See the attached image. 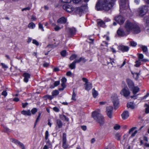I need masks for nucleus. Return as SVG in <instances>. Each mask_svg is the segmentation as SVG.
Returning <instances> with one entry per match:
<instances>
[{
    "label": "nucleus",
    "instance_id": "a18cd8bd",
    "mask_svg": "<svg viewBox=\"0 0 149 149\" xmlns=\"http://www.w3.org/2000/svg\"><path fill=\"white\" fill-rule=\"evenodd\" d=\"M49 136V132L48 131H46L45 133V139L47 140L48 139Z\"/></svg>",
    "mask_w": 149,
    "mask_h": 149
},
{
    "label": "nucleus",
    "instance_id": "393cba45",
    "mask_svg": "<svg viewBox=\"0 0 149 149\" xmlns=\"http://www.w3.org/2000/svg\"><path fill=\"white\" fill-rule=\"evenodd\" d=\"M21 113L24 115L30 116L31 115V112L29 110L22 111L21 112Z\"/></svg>",
    "mask_w": 149,
    "mask_h": 149
},
{
    "label": "nucleus",
    "instance_id": "bf43d9fd",
    "mask_svg": "<svg viewBox=\"0 0 149 149\" xmlns=\"http://www.w3.org/2000/svg\"><path fill=\"white\" fill-rule=\"evenodd\" d=\"M31 19L32 21H35L36 20V18L35 16L33 15H32L31 17Z\"/></svg>",
    "mask_w": 149,
    "mask_h": 149
},
{
    "label": "nucleus",
    "instance_id": "5701e85b",
    "mask_svg": "<svg viewBox=\"0 0 149 149\" xmlns=\"http://www.w3.org/2000/svg\"><path fill=\"white\" fill-rule=\"evenodd\" d=\"M138 55L139 58V59L141 60L142 62H146L148 61V60L146 59H143V55L141 54H139Z\"/></svg>",
    "mask_w": 149,
    "mask_h": 149
},
{
    "label": "nucleus",
    "instance_id": "49530a36",
    "mask_svg": "<svg viewBox=\"0 0 149 149\" xmlns=\"http://www.w3.org/2000/svg\"><path fill=\"white\" fill-rule=\"evenodd\" d=\"M61 1L64 3H70L71 1V0H61Z\"/></svg>",
    "mask_w": 149,
    "mask_h": 149
},
{
    "label": "nucleus",
    "instance_id": "f03ea898",
    "mask_svg": "<svg viewBox=\"0 0 149 149\" xmlns=\"http://www.w3.org/2000/svg\"><path fill=\"white\" fill-rule=\"evenodd\" d=\"M100 112V110H96L92 113V116L97 122L100 124H103L104 123V120Z\"/></svg>",
    "mask_w": 149,
    "mask_h": 149
},
{
    "label": "nucleus",
    "instance_id": "c03bdc74",
    "mask_svg": "<svg viewBox=\"0 0 149 149\" xmlns=\"http://www.w3.org/2000/svg\"><path fill=\"white\" fill-rule=\"evenodd\" d=\"M135 105L133 102H131V109H134L135 108Z\"/></svg>",
    "mask_w": 149,
    "mask_h": 149
},
{
    "label": "nucleus",
    "instance_id": "8fccbe9b",
    "mask_svg": "<svg viewBox=\"0 0 149 149\" xmlns=\"http://www.w3.org/2000/svg\"><path fill=\"white\" fill-rule=\"evenodd\" d=\"M60 84V81H56L54 82V85L55 86H58V85H59Z\"/></svg>",
    "mask_w": 149,
    "mask_h": 149
},
{
    "label": "nucleus",
    "instance_id": "1a4fd4ad",
    "mask_svg": "<svg viewBox=\"0 0 149 149\" xmlns=\"http://www.w3.org/2000/svg\"><path fill=\"white\" fill-rule=\"evenodd\" d=\"M124 29L127 34H129L130 32V19L126 21L124 25Z\"/></svg>",
    "mask_w": 149,
    "mask_h": 149
},
{
    "label": "nucleus",
    "instance_id": "de8ad7c7",
    "mask_svg": "<svg viewBox=\"0 0 149 149\" xmlns=\"http://www.w3.org/2000/svg\"><path fill=\"white\" fill-rule=\"evenodd\" d=\"M61 54L62 56H64L66 55V51L65 50H63L61 52Z\"/></svg>",
    "mask_w": 149,
    "mask_h": 149
},
{
    "label": "nucleus",
    "instance_id": "412c9836",
    "mask_svg": "<svg viewBox=\"0 0 149 149\" xmlns=\"http://www.w3.org/2000/svg\"><path fill=\"white\" fill-rule=\"evenodd\" d=\"M66 22V19L64 17H62L57 20V22L59 24H65Z\"/></svg>",
    "mask_w": 149,
    "mask_h": 149
},
{
    "label": "nucleus",
    "instance_id": "4be33fe9",
    "mask_svg": "<svg viewBox=\"0 0 149 149\" xmlns=\"http://www.w3.org/2000/svg\"><path fill=\"white\" fill-rule=\"evenodd\" d=\"M131 72L133 77L134 79L135 80H137L138 79L139 75L140 74V73H137L136 72Z\"/></svg>",
    "mask_w": 149,
    "mask_h": 149
},
{
    "label": "nucleus",
    "instance_id": "e433bc0d",
    "mask_svg": "<svg viewBox=\"0 0 149 149\" xmlns=\"http://www.w3.org/2000/svg\"><path fill=\"white\" fill-rule=\"evenodd\" d=\"M121 136V135L120 134L118 133H117L116 134V138L118 140H120V137Z\"/></svg>",
    "mask_w": 149,
    "mask_h": 149
},
{
    "label": "nucleus",
    "instance_id": "4c0bfd02",
    "mask_svg": "<svg viewBox=\"0 0 149 149\" xmlns=\"http://www.w3.org/2000/svg\"><path fill=\"white\" fill-rule=\"evenodd\" d=\"M77 57V56L75 54L72 55L70 57V60H72L76 58Z\"/></svg>",
    "mask_w": 149,
    "mask_h": 149
},
{
    "label": "nucleus",
    "instance_id": "39448f33",
    "mask_svg": "<svg viewBox=\"0 0 149 149\" xmlns=\"http://www.w3.org/2000/svg\"><path fill=\"white\" fill-rule=\"evenodd\" d=\"M141 29L137 24L134 22H131V31L135 34L141 32Z\"/></svg>",
    "mask_w": 149,
    "mask_h": 149
},
{
    "label": "nucleus",
    "instance_id": "9b49d317",
    "mask_svg": "<svg viewBox=\"0 0 149 149\" xmlns=\"http://www.w3.org/2000/svg\"><path fill=\"white\" fill-rule=\"evenodd\" d=\"M115 109H117L119 107V102L117 96L111 97Z\"/></svg>",
    "mask_w": 149,
    "mask_h": 149
},
{
    "label": "nucleus",
    "instance_id": "20e7f679",
    "mask_svg": "<svg viewBox=\"0 0 149 149\" xmlns=\"http://www.w3.org/2000/svg\"><path fill=\"white\" fill-rule=\"evenodd\" d=\"M131 88L133 95H131V98L136 99H137L138 96V95H136V94L139 91V88L137 86H135L134 83L132 81H131Z\"/></svg>",
    "mask_w": 149,
    "mask_h": 149
},
{
    "label": "nucleus",
    "instance_id": "ea45409f",
    "mask_svg": "<svg viewBox=\"0 0 149 149\" xmlns=\"http://www.w3.org/2000/svg\"><path fill=\"white\" fill-rule=\"evenodd\" d=\"M37 109L36 108H34L33 109L31 110V112L32 114H35L37 112Z\"/></svg>",
    "mask_w": 149,
    "mask_h": 149
},
{
    "label": "nucleus",
    "instance_id": "7c9ffc66",
    "mask_svg": "<svg viewBox=\"0 0 149 149\" xmlns=\"http://www.w3.org/2000/svg\"><path fill=\"white\" fill-rule=\"evenodd\" d=\"M140 47L142 49L143 51L144 52H146L147 50L148 49L147 47L142 45H140Z\"/></svg>",
    "mask_w": 149,
    "mask_h": 149
},
{
    "label": "nucleus",
    "instance_id": "58836bf2",
    "mask_svg": "<svg viewBox=\"0 0 149 149\" xmlns=\"http://www.w3.org/2000/svg\"><path fill=\"white\" fill-rule=\"evenodd\" d=\"M38 26L39 29H41L42 31H44L43 26L40 23H39Z\"/></svg>",
    "mask_w": 149,
    "mask_h": 149
},
{
    "label": "nucleus",
    "instance_id": "4468645a",
    "mask_svg": "<svg viewBox=\"0 0 149 149\" xmlns=\"http://www.w3.org/2000/svg\"><path fill=\"white\" fill-rule=\"evenodd\" d=\"M117 33L118 35L121 36H126L128 34H127V33L125 31L124 32L123 30L120 28H119L117 30Z\"/></svg>",
    "mask_w": 149,
    "mask_h": 149
},
{
    "label": "nucleus",
    "instance_id": "052dcab7",
    "mask_svg": "<svg viewBox=\"0 0 149 149\" xmlns=\"http://www.w3.org/2000/svg\"><path fill=\"white\" fill-rule=\"evenodd\" d=\"M1 65H2L3 67L4 68H8V66L3 63H1Z\"/></svg>",
    "mask_w": 149,
    "mask_h": 149
},
{
    "label": "nucleus",
    "instance_id": "f257e3e1",
    "mask_svg": "<svg viewBox=\"0 0 149 149\" xmlns=\"http://www.w3.org/2000/svg\"><path fill=\"white\" fill-rule=\"evenodd\" d=\"M115 1V0H98L95 8L97 10L108 11L112 8Z\"/></svg>",
    "mask_w": 149,
    "mask_h": 149
},
{
    "label": "nucleus",
    "instance_id": "603ef678",
    "mask_svg": "<svg viewBox=\"0 0 149 149\" xmlns=\"http://www.w3.org/2000/svg\"><path fill=\"white\" fill-rule=\"evenodd\" d=\"M67 81V79L65 77L61 79L62 83H65Z\"/></svg>",
    "mask_w": 149,
    "mask_h": 149
},
{
    "label": "nucleus",
    "instance_id": "2eb2a0df",
    "mask_svg": "<svg viewBox=\"0 0 149 149\" xmlns=\"http://www.w3.org/2000/svg\"><path fill=\"white\" fill-rule=\"evenodd\" d=\"M12 142L17 146L20 147L22 149H25V148L24 144L19 141L16 139H14L12 140Z\"/></svg>",
    "mask_w": 149,
    "mask_h": 149
},
{
    "label": "nucleus",
    "instance_id": "69168bd1",
    "mask_svg": "<svg viewBox=\"0 0 149 149\" xmlns=\"http://www.w3.org/2000/svg\"><path fill=\"white\" fill-rule=\"evenodd\" d=\"M40 117L39 116H38V117L37 118L36 120V122L35 123V125H34L35 127L37 123L38 122V121L40 119Z\"/></svg>",
    "mask_w": 149,
    "mask_h": 149
},
{
    "label": "nucleus",
    "instance_id": "338daca9",
    "mask_svg": "<svg viewBox=\"0 0 149 149\" xmlns=\"http://www.w3.org/2000/svg\"><path fill=\"white\" fill-rule=\"evenodd\" d=\"M72 74V72L70 71H69L67 72L66 75L67 76H70Z\"/></svg>",
    "mask_w": 149,
    "mask_h": 149
},
{
    "label": "nucleus",
    "instance_id": "ddd939ff",
    "mask_svg": "<svg viewBox=\"0 0 149 149\" xmlns=\"http://www.w3.org/2000/svg\"><path fill=\"white\" fill-rule=\"evenodd\" d=\"M113 109V107L111 106H109L107 107L106 111L108 117L110 118H112Z\"/></svg>",
    "mask_w": 149,
    "mask_h": 149
},
{
    "label": "nucleus",
    "instance_id": "e2e57ef3",
    "mask_svg": "<svg viewBox=\"0 0 149 149\" xmlns=\"http://www.w3.org/2000/svg\"><path fill=\"white\" fill-rule=\"evenodd\" d=\"M82 80L84 81V82H85V84H88V80L86 78H82Z\"/></svg>",
    "mask_w": 149,
    "mask_h": 149
},
{
    "label": "nucleus",
    "instance_id": "2f4dec72",
    "mask_svg": "<svg viewBox=\"0 0 149 149\" xmlns=\"http://www.w3.org/2000/svg\"><path fill=\"white\" fill-rule=\"evenodd\" d=\"M76 63L74 61L70 65L69 67L71 69H74L75 68V64Z\"/></svg>",
    "mask_w": 149,
    "mask_h": 149
},
{
    "label": "nucleus",
    "instance_id": "09e8293b",
    "mask_svg": "<svg viewBox=\"0 0 149 149\" xmlns=\"http://www.w3.org/2000/svg\"><path fill=\"white\" fill-rule=\"evenodd\" d=\"M74 61L76 63H79L81 61H82V57L79 58V59H76Z\"/></svg>",
    "mask_w": 149,
    "mask_h": 149
},
{
    "label": "nucleus",
    "instance_id": "dca6fc26",
    "mask_svg": "<svg viewBox=\"0 0 149 149\" xmlns=\"http://www.w3.org/2000/svg\"><path fill=\"white\" fill-rule=\"evenodd\" d=\"M65 30L70 35L74 34L76 31L75 29L74 28H71L66 27L65 28Z\"/></svg>",
    "mask_w": 149,
    "mask_h": 149
},
{
    "label": "nucleus",
    "instance_id": "37998d69",
    "mask_svg": "<svg viewBox=\"0 0 149 149\" xmlns=\"http://www.w3.org/2000/svg\"><path fill=\"white\" fill-rule=\"evenodd\" d=\"M32 43L37 46H38L39 45L38 42L35 40H33Z\"/></svg>",
    "mask_w": 149,
    "mask_h": 149
},
{
    "label": "nucleus",
    "instance_id": "cd10ccee",
    "mask_svg": "<svg viewBox=\"0 0 149 149\" xmlns=\"http://www.w3.org/2000/svg\"><path fill=\"white\" fill-rule=\"evenodd\" d=\"M97 23L99 26H104V22L100 19L97 20Z\"/></svg>",
    "mask_w": 149,
    "mask_h": 149
},
{
    "label": "nucleus",
    "instance_id": "0e129e2a",
    "mask_svg": "<svg viewBox=\"0 0 149 149\" xmlns=\"http://www.w3.org/2000/svg\"><path fill=\"white\" fill-rule=\"evenodd\" d=\"M81 128L84 131H85L86 129V126L83 125L81 126Z\"/></svg>",
    "mask_w": 149,
    "mask_h": 149
},
{
    "label": "nucleus",
    "instance_id": "0eeeda50",
    "mask_svg": "<svg viewBox=\"0 0 149 149\" xmlns=\"http://www.w3.org/2000/svg\"><path fill=\"white\" fill-rule=\"evenodd\" d=\"M114 20L120 25L123 24L125 21V18L123 16L118 15L115 17Z\"/></svg>",
    "mask_w": 149,
    "mask_h": 149
},
{
    "label": "nucleus",
    "instance_id": "a19ab883",
    "mask_svg": "<svg viewBox=\"0 0 149 149\" xmlns=\"http://www.w3.org/2000/svg\"><path fill=\"white\" fill-rule=\"evenodd\" d=\"M61 28L57 25L54 28V29L56 31H58L60 30Z\"/></svg>",
    "mask_w": 149,
    "mask_h": 149
},
{
    "label": "nucleus",
    "instance_id": "79ce46f5",
    "mask_svg": "<svg viewBox=\"0 0 149 149\" xmlns=\"http://www.w3.org/2000/svg\"><path fill=\"white\" fill-rule=\"evenodd\" d=\"M137 45V43L136 42L133 41H131V46L134 47L136 46Z\"/></svg>",
    "mask_w": 149,
    "mask_h": 149
},
{
    "label": "nucleus",
    "instance_id": "aec40b11",
    "mask_svg": "<svg viewBox=\"0 0 149 149\" xmlns=\"http://www.w3.org/2000/svg\"><path fill=\"white\" fill-rule=\"evenodd\" d=\"M129 116V113L127 111H124L121 114L122 118L123 119L127 118Z\"/></svg>",
    "mask_w": 149,
    "mask_h": 149
},
{
    "label": "nucleus",
    "instance_id": "c756f323",
    "mask_svg": "<svg viewBox=\"0 0 149 149\" xmlns=\"http://www.w3.org/2000/svg\"><path fill=\"white\" fill-rule=\"evenodd\" d=\"M58 94V91L56 90L53 91L52 93V95L53 96L57 95Z\"/></svg>",
    "mask_w": 149,
    "mask_h": 149
},
{
    "label": "nucleus",
    "instance_id": "b1692460",
    "mask_svg": "<svg viewBox=\"0 0 149 149\" xmlns=\"http://www.w3.org/2000/svg\"><path fill=\"white\" fill-rule=\"evenodd\" d=\"M84 85L86 86L85 89L86 90L89 91L92 88V84L91 83L85 84Z\"/></svg>",
    "mask_w": 149,
    "mask_h": 149
},
{
    "label": "nucleus",
    "instance_id": "473e14b6",
    "mask_svg": "<svg viewBox=\"0 0 149 149\" xmlns=\"http://www.w3.org/2000/svg\"><path fill=\"white\" fill-rule=\"evenodd\" d=\"M135 64L134 65V66L135 67H139L140 65H141V60L140 59H139L138 61H136L135 62Z\"/></svg>",
    "mask_w": 149,
    "mask_h": 149
},
{
    "label": "nucleus",
    "instance_id": "c85d7f7f",
    "mask_svg": "<svg viewBox=\"0 0 149 149\" xmlns=\"http://www.w3.org/2000/svg\"><path fill=\"white\" fill-rule=\"evenodd\" d=\"M92 94L94 97L96 98L98 95V92L93 88L92 91Z\"/></svg>",
    "mask_w": 149,
    "mask_h": 149
},
{
    "label": "nucleus",
    "instance_id": "5fc2aeb1",
    "mask_svg": "<svg viewBox=\"0 0 149 149\" xmlns=\"http://www.w3.org/2000/svg\"><path fill=\"white\" fill-rule=\"evenodd\" d=\"M137 130H135L134 131V132H132V134L131 135V137H133L134 136L135 134L137 133Z\"/></svg>",
    "mask_w": 149,
    "mask_h": 149
},
{
    "label": "nucleus",
    "instance_id": "423d86ee",
    "mask_svg": "<svg viewBox=\"0 0 149 149\" xmlns=\"http://www.w3.org/2000/svg\"><path fill=\"white\" fill-rule=\"evenodd\" d=\"M148 11V7L146 6H143L139 9V15L143 16Z\"/></svg>",
    "mask_w": 149,
    "mask_h": 149
},
{
    "label": "nucleus",
    "instance_id": "3c124183",
    "mask_svg": "<svg viewBox=\"0 0 149 149\" xmlns=\"http://www.w3.org/2000/svg\"><path fill=\"white\" fill-rule=\"evenodd\" d=\"M31 9V8L30 7H27L26 8H24L23 9H22V11H26V10H29L30 9Z\"/></svg>",
    "mask_w": 149,
    "mask_h": 149
},
{
    "label": "nucleus",
    "instance_id": "c9c22d12",
    "mask_svg": "<svg viewBox=\"0 0 149 149\" xmlns=\"http://www.w3.org/2000/svg\"><path fill=\"white\" fill-rule=\"evenodd\" d=\"M120 128V125L118 124L115 125L113 127L114 129L116 130H118Z\"/></svg>",
    "mask_w": 149,
    "mask_h": 149
},
{
    "label": "nucleus",
    "instance_id": "13d9d810",
    "mask_svg": "<svg viewBox=\"0 0 149 149\" xmlns=\"http://www.w3.org/2000/svg\"><path fill=\"white\" fill-rule=\"evenodd\" d=\"M53 109L56 112H58L59 111V109L57 107H54Z\"/></svg>",
    "mask_w": 149,
    "mask_h": 149
},
{
    "label": "nucleus",
    "instance_id": "680f3d73",
    "mask_svg": "<svg viewBox=\"0 0 149 149\" xmlns=\"http://www.w3.org/2000/svg\"><path fill=\"white\" fill-rule=\"evenodd\" d=\"M128 86H130V79H127L126 80Z\"/></svg>",
    "mask_w": 149,
    "mask_h": 149
},
{
    "label": "nucleus",
    "instance_id": "6e6552de",
    "mask_svg": "<svg viewBox=\"0 0 149 149\" xmlns=\"http://www.w3.org/2000/svg\"><path fill=\"white\" fill-rule=\"evenodd\" d=\"M120 94L127 99L129 98L128 96L130 94V91L127 87H125L120 92Z\"/></svg>",
    "mask_w": 149,
    "mask_h": 149
},
{
    "label": "nucleus",
    "instance_id": "864d4df0",
    "mask_svg": "<svg viewBox=\"0 0 149 149\" xmlns=\"http://www.w3.org/2000/svg\"><path fill=\"white\" fill-rule=\"evenodd\" d=\"M28 104V103L27 102L22 103V107L24 108H25Z\"/></svg>",
    "mask_w": 149,
    "mask_h": 149
},
{
    "label": "nucleus",
    "instance_id": "f8f14e48",
    "mask_svg": "<svg viewBox=\"0 0 149 149\" xmlns=\"http://www.w3.org/2000/svg\"><path fill=\"white\" fill-rule=\"evenodd\" d=\"M63 8L69 12H71L74 9L72 6L68 4H64L63 6Z\"/></svg>",
    "mask_w": 149,
    "mask_h": 149
},
{
    "label": "nucleus",
    "instance_id": "a878e982",
    "mask_svg": "<svg viewBox=\"0 0 149 149\" xmlns=\"http://www.w3.org/2000/svg\"><path fill=\"white\" fill-rule=\"evenodd\" d=\"M28 27L29 29H33L35 27L36 25L33 23L31 22L29 24Z\"/></svg>",
    "mask_w": 149,
    "mask_h": 149
},
{
    "label": "nucleus",
    "instance_id": "f3484780",
    "mask_svg": "<svg viewBox=\"0 0 149 149\" xmlns=\"http://www.w3.org/2000/svg\"><path fill=\"white\" fill-rule=\"evenodd\" d=\"M118 48L123 52L127 51L129 50V48L127 46L120 45L118 47Z\"/></svg>",
    "mask_w": 149,
    "mask_h": 149
},
{
    "label": "nucleus",
    "instance_id": "4d7b16f0",
    "mask_svg": "<svg viewBox=\"0 0 149 149\" xmlns=\"http://www.w3.org/2000/svg\"><path fill=\"white\" fill-rule=\"evenodd\" d=\"M2 95L4 96H6L7 95V93L6 91H4L2 92Z\"/></svg>",
    "mask_w": 149,
    "mask_h": 149
},
{
    "label": "nucleus",
    "instance_id": "72a5a7b5",
    "mask_svg": "<svg viewBox=\"0 0 149 149\" xmlns=\"http://www.w3.org/2000/svg\"><path fill=\"white\" fill-rule=\"evenodd\" d=\"M45 99H49V100H52L53 98V97L52 96L50 95H47L44 96L43 97Z\"/></svg>",
    "mask_w": 149,
    "mask_h": 149
},
{
    "label": "nucleus",
    "instance_id": "7ed1b4c3",
    "mask_svg": "<svg viewBox=\"0 0 149 149\" xmlns=\"http://www.w3.org/2000/svg\"><path fill=\"white\" fill-rule=\"evenodd\" d=\"M129 5V0H120V10L122 9V10L123 9L129 11L130 10Z\"/></svg>",
    "mask_w": 149,
    "mask_h": 149
},
{
    "label": "nucleus",
    "instance_id": "9d476101",
    "mask_svg": "<svg viewBox=\"0 0 149 149\" xmlns=\"http://www.w3.org/2000/svg\"><path fill=\"white\" fill-rule=\"evenodd\" d=\"M62 147L65 149H67L70 147L66 143V135L65 133L63 134Z\"/></svg>",
    "mask_w": 149,
    "mask_h": 149
},
{
    "label": "nucleus",
    "instance_id": "f704fd0d",
    "mask_svg": "<svg viewBox=\"0 0 149 149\" xmlns=\"http://www.w3.org/2000/svg\"><path fill=\"white\" fill-rule=\"evenodd\" d=\"M76 99V94L74 93V91L73 90V94L72 95V99L74 100H75Z\"/></svg>",
    "mask_w": 149,
    "mask_h": 149
},
{
    "label": "nucleus",
    "instance_id": "774afa93",
    "mask_svg": "<svg viewBox=\"0 0 149 149\" xmlns=\"http://www.w3.org/2000/svg\"><path fill=\"white\" fill-rule=\"evenodd\" d=\"M111 50L113 53H115L116 52V51L115 49L113 47L111 48Z\"/></svg>",
    "mask_w": 149,
    "mask_h": 149
},
{
    "label": "nucleus",
    "instance_id": "6ab92c4d",
    "mask_svg": "<svg viewBox=\"0 0 149 149\" xmlns=\"http://www.w3.org/2000/svg\"><path fill=\"white\" fill-rule=\"evenodd\" d=\"M23 75L24 78V81L26 83H27L29 79L30 78V74L29 73H25L23 74Z\"/></svg>",
    "mask_w": 149,
    "mask_h": 149
},
{
    "label": "nucleus",
    "instance_id": "bb28decb",
    "mask_svg": "<svg viewBox=\"0 0 149 149\" xmlns=\"http://www.w3.org/2000/svg\"><path fill=\"white\" fill-rule=\"evenodd\" d=\"M56 123L58 128H61L63 124L61 120H57Z\"/></svg>",
    "mask_w": 149,
    "mask_h": 149
},
{
    "label": "nucleus",
    "instance_id": "6e6d98bb",
    "mask_svg": "<svg viewBox=\"0 0 149 149\" xmlns=\"http://www.w3.org/2000/svg\"><path fill=\"white\" fill-rule=\"evenodd\" d=\"M145 112L146 113H149V105H148L146 108Z\"/></svg>",
    "mask_w": 149,
    "mask_h": 149
},
{
    "label": "nucleus",
    "instance_id": "a211bd4d",
    "mask_svg": "<svg viewBox=\"0 0 149 149\" xmlns=\"http://www.w3.org/2000/svg\"><path fill=\"white\" fill-rule=\"evenodd\" d=\"M86 6H82L77 8V12L79 13H83L86 8Z\"/></svg>",
    "mask_w": 149,
    "mask_h": 149
}]
</instances>
